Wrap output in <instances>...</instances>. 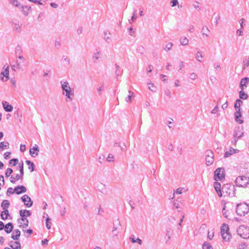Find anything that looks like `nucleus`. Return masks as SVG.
I'll return each mask as SVG.
<instances>
[{
    "instance_id": "obj_33",
    "label": "nucleus",
    "mask_w": 249,
    "mask_h": 249,
    "mask_svg": "<svg viewBox=\"0 0 249 249\" xmlns=\"http://www.w3.org/2000/svg\"><path fill=\"white\" fill-rule=\"evenodd\" d=\"M202 35L205 36L206 37L209 36V35L208 34H207L206 32L207 31L208 32H209L210 30L207 26H203V27L202 28Z\"/></svg>"
},
{
    "instance_id": "obj_36",
    "label": "nucleus",
    "mask_w": 249,
    "mask_h": 249,
    "mask_svg": "<svg viewBox=\"0 0 249 249\" xmlns=\"http://www.w3.org/2000/svg\"><path fill=\"white\" fill-rule=\"evenodd\" d=\"M173 43L171 42H168L165 46L164 48V50L168 52V51H170L172 49V48L173 47Z\"/></svg>"
},
{
    "instance_id": "obj_45",
    "label": "nucleus",
    "mask_w": 249,
    "mask_h": 249,
    "mask_svg": "<svg viewBox=\"0 0 249 249\" xmlns=\"http://www.w3.org/2000/svg\"><path fill=\"white\" fill-rule=\"evenodd\" d=\"M62 60L66 66H69L70 65V60L68 56H64L62 58Z\"/></svg>"
},
{
    "instance_id": "obj_48",
    "label": "nucleus",
    "mask_w": 249,
    "mask_h": 249,
    "mask_svg": "<svg viewBox=\"0 0 249 249\" xmlns=\"http://www.w3.org/2000/svg\"><path fill=\"white\" fill-rule=\"evenodd\" d=\"M46 226L48 229H51V222H50L51 219L49 217H47V218L46 220Z\"/></svg>"
},
{
    "instance_id": "obj_31",
    "label": "nucleus",
    "mask_w": 249,
    "mask_h": 249,
    "mask_svg": "<svg viewBox=\"0 0 249 249\" xmlns=\"http://www.w3.org/2000/svg\"><path fill=\"white\" fill-rule=\"evenodd\" d=\"M243 103V102L240 99H237L235 104H234V107L235 108V110H237V109L240 108V107Z\"/></svg>"
},
{
    "instance_id": "obj_13",
    "label": "nucleus",
    "mask_w": 249,
    "mask_h": 249,
    "mask_svg": "<svg viewBox=\"0 0 249 249\" xmlns=\"http://www.w3.org/2000/svg\"><path fill=\"white\" fill-rule=\"evenodd\" d=\"M39 147L37 144H35L33 147L30 150V154L33 157H35L38 155Z\"/></svg>"
},
{
    "instance_id": "obj_51",
    "label": "nucleus",
    "mask_w": 249,
    "mask_h": 249,
    "mask_svg": "<svg viewBox=\"0 0 249 249\" xmlns=\"http://www.w3.org/2000/svg\"><path fill=\"white\" fill-rule=\"evenodd\" d=\"M114 157L111 154H109L107 158V161L110 162L113 161Z\"/></svg>"
},
{
    "instance_id": "obj_55",
    "label": "nucleus",
    "mask_w": 249,
    "mask_h": 249,
    "mask_svg": "<svg viewBox=\"0 0 249 249\" xmlns=\"http://www.w3.org/2000/svg\"><path fill=\"white\" fill-rule=\"evenodd\" d=\"M14 193H15V189L13 190L12 188L10 187L8 189L6 194L7 195H8L9 194H12Z\"/></svg>"
},
{
    "instance_id": "obj_59",
    "label": "nucleus",
    "mask_w": 249,
    "mask_h": 249,
    "mask_svg": "<svg viewBox=\"0 0 249 249\" xmlns=\"http://www.w3.org/2000/svg\"><path fill=\"white\" fill-rule=\"evenodd\" d=\"M171 3L172 4L171 6L172 7H174V6H176L178 3V0H171Z\"/></svg>"
},
{
    "instance_id": "obj_44",
    "label": "nucleus",
    "mask_w": 249,
    "mask_h": 249,
    "mask_svg": "<svg viewBox=\"0 0 249 249\" xmlns=\"http://www.w3.org/2000/svg\"><path fill=\"white\" fill-rule=\"evenodd\" d=\"M18 162V159H13L9 161V164H12L13 166H16Z\"/></svg>"
},
{
    "instance_id": "obj_22",
    "label": "nucleus",
    "mask_w": 249,
    "mask_h": 249,
    "mask_svg": "<svg viewBox=\"0 0 249 249\" xmlns=\"http://www.w3.org/2000/svg\"><path fill=\"white\" fill-rule=\"evenodd\" d=\"M4 230L7 233H10L13 230V225L12 223H8L4 226Z\"/></svg>"
},
{
    "instance_id": "obj_20",
    "label": "nucleus",
    "mask_w": 249,
    "mask_h": 249,
    "mask_svg": "<svg viewBox=\"0 0 249 249\" xmlns=\"http://www.w3.org/2000/svg\"><path fill=\"white\" fill-rule=\"evenodd\" d=\"M101 56V52L98 50H96V51L94 52L93 54L92 59L94 63L97 62V60H98Z\"/></svg>"
},
{
    "instance_id": "obj_61",
    "label": "nucleus",
    "mask_w": 249,
    "mask_h": 249,
    "mask_svg": "<svg viewBox=\"0 0 249 249\" xmlns=\"http://www.w3.org/2000/svg\"><path fill=\"white\" fill-rule=\"evenodd\" d=\"M183 189V188H178L176 190L175 193L177 194H181Z\"/></svg>"
},
{
    "instance_id": "obj_16",
    "label": "nucleus",
    "mask_w": 249,
    "mask_h": 249,
    "mask_svg": "<svg viewBox=\"0 0 249 249\" xmlns=\"http://www.w3.org/2000/svg\"><path fill=\"white\" fill-rule=\"evenodd\" d=\"M239 150L238 149H235L233 148L230 147V149L226 151L224 154V157L228 158L230 156L233 155L234 153L238 152Z\"/></svg>"
},
{
    "instance_id": "obj_50",
    "label": "nucleus",
    "mask_w": 249,
    "mask_h": 249,
    "mask_svg": "<svg viewBox=\"0 0 249 249\" xmlns=\"http://www.w3.org/2000/svg\"><path fill=\"white\" fill-rule=\"evenodd\" d=\"M104 89V85H101L100 87L97 89L98 94L99 96L102 95V91Z\"/></svg>"
},
{
    "instance_id": "obj_19",
    "label": "nucleus",
    "mask_w": 249,
    "mask_h": 249,
    "mask_svg": "<svg viewBox=\"0 0 249 249\" xmlns=\"http://www.w3.org/2000/svg\"><path fill=\"white\" fill-rule=\"evenodd\" d=\"M214 188L216 191V192L218 194V195L219 197H221L222 196V194L221 193V184L218 182H215L214 183Z\"/></svg>"
},
{
    "instance_id": "obj_40",
    "label": "nucleus",
    "mask_w": 249,
    "mask_h": 249,
    "mask_svg": "<svg viewBox=\"0 0 249 249\" xmlns=\"http://www.w3.org/2000/svg\"><path fill=\"white\" fill-rule=\"evenodd\" d=\"M136 14H137V10L136 9H134L133 13V15L132 16L131 19L129 20V23L131 24L132 22L134 21L137 18L136 17Z\"/></svg>"
},
{
    "instance_id": "obj_17",
    "label": "nucleus",
    "mask_w": 249,
    "mask_h": 249,
    "mask_svg": "<svg viewBox=\"0 0 249 249\" xmlns=\"http://www.w3.org/2000/svg\"><path fill=\"white\" fill-rule=\"evenodd\" d=\"M249 82V78L248 77H245L244 78H242L241 80L240 83V88L241 89L243 90L244 89V87H247V84Z\"/></svg>"
},
{
    "instance_id": "obj_43",
    "label": "nucleus",
    "mask_w": 249,
    "mask_h": 249,
    "mask_svg": "<svg viewBox=\"0 0 249 249\" xmlns=\"http://www.w3.org/2000/svg\"><path fill=\"white\" fill-rule=\"evenodd\" d=\"M13 171L10 168H8L5 172V176L6 178H8L10 176V175L13 173Z\"/></svg>"
},
{
    "instance_id": "obj_32",
    "label": "nucleus",
    "mask_w": 249,
    "mask_h": 249,
    "mask_svg": "<svg viewBox=\"0 0 249 249\" xmlns=\"http://www.w3.org/2000/svg\"><path fill=\"white\" fill-rule=\"evenodd\" d=\"M117 228L114 226L112 230V233L113 234L112 237L114 239H116L118 237V232L117 231Z\"/></svg>"
},
{
    "instance_id": "obj_41",
    "label": "nucleus",
    "mask_w": 249,
    "mask_h": 249,
    "mask_svg": "<svg viewBox=\"0 0 249 249\" xmlns=\"http://www.w3.org/2000/svg\"><path fill=\"white\" fill-rule=\"evenodd\" d=\"M115 66L116 68L115 74L118 76L122 73V71L120 70V67L117 64H116Z\"/></svg>"
},
{
    "instance_id": "obj_25",
    "label": "nucleus",
    "mask_w": 249,
    "mask_h": 249,
    "mask_svg": "<svg viewBox=\"0 0 249 249\" xmlns=\"http://www.w3.org/2000/svg\"><path fill=\"white\" fill-rule=\"evenodd\" d=\"M9 142L7 141L0 142V151H3L5 149L9 148Z\"/></svg>"
},
{
    "instance_id": "obj_60",
    "label": "nucleus",
    "mask_w": 249,
    "mask_h": 249,
    "mask_svg": "<svg viewBox=\"0 0 249 249\" xmlns=\"http://www.w3.org/2000/svg\"><path fill=\"white\" fill-rule=\"evenodd\" d=\"M164 94L169 98L171 97V92L168 89H166L164 90Z\"/></svg>"
},
{
    "instance_id": "obj_47",
    "label": "nucleus",
    "mask_w": 249,
    "mask_h": 249,
    "mask_svg": "<svg viewBox=\"0 0 249 249\" xmlns=\"http://www.w3.org/2000/svg\"><path fill=\"white\" fill-rule=\"evenodd\" d=\"M31 2H33L35 3L38 4L39 5H43L45 2V0H31Z\"/></svg>"
},
{
    "instance_id": "obj_8",
    "label": "nucleus",
    "mask_w": 249,
    "mask_h": 249,
    "mask_svg": "<svg viewBox=\"0 0 249 249\" xmlns=\"http://www.w3.org/2000/svg\"><path fill=\"white\" fill-rule=\"evenodd\" d=\"M224 170L221 168H218L216 169V170L214 172V180H221L222 179L224 178Z\"/></svg>"
},
{
    "instance_id": "obj_56",
    "label": "nucleus",
    "mask_w": 249,
    "mask_h": 249,
    "mask_svg": "<svg viewBox=\"0 0 249 249\" xmlns=\"http://www.w3.org/2000/svg\"><path fill=\"white\" fill-rule=\"evenodd\" d=\"M171 229H167L166 232V236L167 237V240H169L170 238V231H171Z\"/></svg>"
},
{
    "instance_id": "obj_57",
    "label": "nucleus",
    "mask_w": 249,
    "mask_h": 249,
    "mask_svg": "<svg viewBox=\"0 0 249 249\" xmlns=\"http://www.w3.org/2000/svg\"><path fill=\"white\" fill-rule=\"evenodd\" d=\"M10 155H11V153L10 152H5L4 154V158L5 159H6V160L10 159Z\"/></svg>"
},
{
    "instance_id": "obj_24",
    "label": "nucleus",
    "mask_w": 249,
    "mask_h": 249,
    "mask_svg": "<svg viewBox=\"0 0 249 249\" xmlns=\"http://www.w3.org/2000/svg\"><path fill=\"white\" fill-rule=\"evenodd\" d=\"M130 241L133 243H138L139 245H142V241L139 238H135L134 235H131L129 237Z\"/></svg>"
},
{
    "instance_id": "obj_38",
    "label": "nucleus",
    "mask_w": 249,
    "mask_h": 249,
    "mask_svg": "<svg viewBox=\"0 0 249 249\" xmlns=\"http://www.w3.org/2000/svg\"><path fill=\"white\" fill-rule=\"evenodd\" d=\"M11 68L13 71H16L17 70H19L20 69V63H19L18 60H17V65H12L11 66Z\"/></svg>"
},
{
    "instance_id": "obj_15",
    "label": "nucleus",
    "mask_w": 249,
    "mask_h": 249,
    "mask_svg": "<svg viewBox=\"0 0 249 249\" xmlns=\"http://www.w3.org/2000/svg\"><path fill=\"white\" fill-rule=\"evenodd\" d=\"M240 110V108L237 109V110H236V112L234 113V115L235 121L239 124H241L243 123V120L240 119V118H241L242 116Z\"/></svg>"
},
{
    "instance_id": "obj_5",
    "label": "nucleus",
    "mask_w": 249,
    "mask_h": 249,
    "mask_svg": "<svg viewBox=\"0 0 249 249\" xmlns=\"http://www.w3.org/2000/svg\"><path fill=\"white\" fill-rule=\"evenodd\" d=\"M238 234L243 238H249V227L244 225L240 226L237 230Z\"/></svg>"
},
{
    "instance_id": "obj_54",
    "label": "nucleus",
    "mask_w": 249,
    "mask_h": 249,
    "mask_svg": "<svg viewBox=\"0 0 249 249\" xmlns=\"http://www.w3.org/2000/svg\"><path fill=\"white\" fill-rule=\"evenodd\" d=\"M23 178V176H21L20 174H16L15 175V179H16V180H18L19 179L22 180Z\"/></svg>"
},
{
    "instance_id": "obj_27",
    "label": "nucleus",
    "mask_w": 249,
    "mask_h": 249,
    "mask_svg": "<svg viewBox=\"0 0 249 249\" xmlns=\"http://www.w3.org/2000/svg\"><path fill=\"white\" fill-rule=\"evenodd\" d=\"M10 246L12 249H21V245L19 242L15 241L14 244H10Z\"/></svg>"
},
{
    "instance_id": "obj_29",
    "label": "nucleus",
    "mask_w": 249,
    "mask_h": 249,
    "mask_svg": "<svg viewBox=\"0 0 249 249\" xmlns=\"http://www.w3.org/2000/svg\"><path fill=\"white\" fill-rule=\"evenodd\" d=\"M30 8L27 6H21L22 11L25 16L28 15Z\"/></svg>"
},
{
    "instance_id": "obj_46",
    "label": "nucleus",
    "mask_w": 249,
    "mask_h": 249,
    "mask_svg": "<svg viewBox=\"0 0 249 249\" xmlns=\"http://www.w3.org/2000/svg\"><path fill=\"white\" fill-rule=\"evenodd\" d=\"M196 58L198 61L202 62V59L203 58V56L201 53L199 52H198L196 54Z\"/></svg>"
},
{
    "instance_id": "obj_1",
    "label": "nucleus",
    "mask_w": 249,
    "mask_h": 249,
    "mask_svg": "<svg viewBox=\"0 0 249 249\" xmlns=\"http://www.w3.org/2000/svg\"><path fill=\"white\" fill-rule=\"evenodd\" d=\"M63 94L69 101H71L74 95V92L71 90L69 82L67 80H62L60 82Z\"/></svg>"
},
{
    "instance_id": "obj_37",
    "label": "nucleus",
    "mask_w": 249,
    "mask_h": 249,
    "mask_svg": "<svg viewBox=\"0 0 249 249\" xmlns=\"http://www.w3.org/2000/svg\"><path fill=\"white\" fill-rule=\"evenodd\" d=\"M202 249H213V248L209 243L205 242L203 244Z\"/></svg>"
},
{
    "instance_id": "obj_28",
    "label": "nucleus",
    "mask_w": 249,
    "mask_h": 249,
    "mask_svg": "<svg viewBox=\"0 0 249 249\" xmlns=\"http://www.w3.org/2000/svg\"><path fill=\"white\" fill-rule=\"evenodd\" d=\"M234 186H230L229 188V192L226 191V194L229 196H234Z\"/></svg>"
},
{
    "instance_id": "obj_3",
    "label": "nucleus",
    "mask_w": 249,
    "mask_h": 249,
    "mask_svg": "<svg viewBox=\"0 0 249 249\" xmlns=\"http://www.w3.org/2000/svg\"><path fill=\"white\" fill-rule=\"evenodd\" d=\"M249 211V206L246 203H242L236 205V212L238 215L244 216Z\"/></svg>"
},
{
    "instance_id": "obj_18",
    "label": "nucleus",
    "mask_w": 249,
    "mask_h": 249,
    "mask_svg": "<svg viewBox=\"0 0 249 249\" xmlns=\"http://www.w3.org/2000/svg\"><path fill=\"white\" fill-rule=\"evenodd\" d=\"M2 106L6 112H11L13 110V107L10 105L7 102L4 101L2 103Z\"/></svg>"
},
{
    "instance_id": "obj_58",
    "label": "nucleus",
    "mask_w": 249,
    "mask_h": 249,
    "mask_svg": "<svg viewBox=\"0 0 249 249\" xmlns=\"http://www.w3.org/2000/svg\"><path fill=\"white\" fill-rule=\"evenodd\" d=\"M4 184V178L2 175H0V185L3 186Z\"/></svg>"
},
{
    "instance_id": "obj_10",
    "label": "nucleus",
    "mask_w": 249,
    "mask_h": 249,
    "mask_svg": "<svg viewBox=\"0 0 249 249\" xmlns=\"http://www.w3.org/2000/svg\"><path fill=\"white\" fill-rule=\"evenodd\" d=\"M4 71L1 72L0 75H2L1 80L3 81H6L9 79V66L5 65L3 67Z\"/></svg>"
},
{
    "instance_id": "obj_21",
    "label": "nucleus",
    "mask_w": 249,
    "mask_h": 249,
    "mask_svg": "<svg viewBox=\"0 0 249 249\" xmlns=\"http://www.w3.org/2000/svg\"><path fill=\"white\" fill-rule=\"evenodd\" d=\"M20 236V231L18 229H16L14 231L11 238L13 240H18Z\"/></svg>"
},
{
    "instance_id": "obj_23",
    "label": "nucleus",
    "mask_w": 249,
    "mask_h": 249,
    "mask_svg": "<svg viewBox=\"0 0 249 249\" xmlns=\"http://www.w3.org/2000/svg\"><path fill=\"white\" fill-rule=\"evenodd\" d=\"M129 94L125 98V102L127 103L131 102L133 99L134 98V94L131 90L128 91Z\"/></svg>"
},
{
    "instance_id": "obj_34",
    "label": "nucleus",
    "mask_w": 249,
    "mask_h": 249,
    "mask_svg": "<svg viewBox=\"0 0 249 249\" xmlns=\"http://www.w3.org/2000/svg\"><path fill=\"white\" fill-rule=\"evenodd\" d=\"M180 42L182 45L185 46L188 45L189 40L186 37H184L183 38H181L180 39Z\"/></svg>"
},
{
    "instance_id": "obj_7",
    "label": "nucleus",
    "mask_w": 249,
    "mask_h": 249,
    "mask_svg": "<svg viewBox=\"0 0 249 249\" xmlns=\"http://www.w3.org/2000/svg\"><path fill=\"white\" fill-rule=\"evenodd\" d=\"M235 184L239 187H246L249 184V178L246 176H239L235 179Z\"/></svg>"
},
{
    "instance_id": "obj_53",
    "label": "nucleus",
    "mask_w": 249,
    "mask_h": 249,
    "mask_svg": "<svg viewBox=\"0 0 249 249\" xmlns=\"http://www.w3.org/2000/svg\"><path fill=\"white\" fill-rule=\"evenodd\" d=\"M193 5L196 9H197V10L200 9L198 2L196 1Z\"/></svg>"
},
{
    "instance_id": "obj_35",
    "label": "nucleus",
    "mask_w": 249,
    "mask_h": 249,
    "mask_svg": "<svg viewBox=\"0 0 249 249\" xmlns=\"http://www.w3.org/2000/svg\"><path fill=\"white\" fill-rule=\"evenodd\" d=\"M239 97L242 99H246L248 98V95L246 94L242 89L239 91Z\"/></svg>"
},
{
    "instance_id": "obj_26",
    "label": "nucleus",
    "mask_w": 249,
    "mask_h": 249,
    "mask_svg": "<svg viewBox=\"0 0 249 249\" xmlns=\"http://www.w3.org/2000/svg\"><path fill=\"white\" fill-rule=\"evenodd\" d=\"M26 163L28 165V169L30 170V172H33L35 170V167L34 162L31 161L30 160H27L26 161Z\"/></svg>"
},
{
    "instance_id": "obj_4",
    "label": "nucleus",
    "mask_w": 249,
    "mask_h": 249,
    "mask_svg": "<svg viewBox=\"0 0 249 249\" xmlns=\"http://www.w3.org/2000/svg\"><path fill=\"white\" fill-rule=\"evenodd\" d=\"M10 206V203L8 200H4L1 204V207L3 210V211L1 212L0 214L1 218L2 220H5L8 218V216H9V211L8 208Z\"/></svg>"
},
{
    "instance_id": "obj_30",
    "label": "nucleus",
    "mask_w": 249,
    "mask_h": 249,
    "mask_svg": "<svg viewBox=\"0 0 249 249\" xmlns=\"http://www.w3.org/2000/svg\"><path fill=\"white\" fill-rule=\"evenodd\" d=\"M13 28L14 30L19 33L21 31V24L19 23H14Z\"/></svg>"
},
{
    "instance_id": "obj_62",
    "label": "nucleus",
    "mask_w": 249,
    "mask_h": 249,
    "mask_svg": "<svg viewBox=\"0 0 249 249\" xmlns=\"http://www.w3.org/2000/svg\"><path fill=\"white\" fill-rule=\"evenodd\" d=\"M26 150V146L25 144H21L20 146V150L21 152H24Z\"/></svg>"
},
{
    "instance_id": "obj_9",
    "label": "nucleus",
    "mask_w": 249,
    "mask_h": 249,
    "mask_svg": "<svg viewBox=\"0 0 249 249\" xmlns=\"http://www.w3.org/2000/svg\"><path fill=\"white\" fill-rule=\"evenodd\" d=\"M206 164L208 166L211 165L214 161V155L211 150H207L206 152Z\"/></svg>"
},
{
    "instance_id": "obj_63",
    "label": "nucleus",
    "mask_w": 249,
    "mask_h": 249,
    "mask_svg": "<svg viewBox=\"0 0 249 249\" xmlns=\"http://www.w3.org/2000/svg\"><path fill=\"white\" fill-rule=\"evenodd\" d=\"M245 20L244 18H241L239 20V23L240 24L241 27L243 28L244 24L245 23Z\"/></svg>"
},
{
    "instance_id": "obj_49",
    "label": "nucleus",
    "mask_w": 249,
    "mask_h": 249,
    "mask_svg": "<svg viewBox=\"0 0 249 249\" xmlns=\"http://www.w3.org/2000/svg\"><path fill=\"white\" fill-rule=\"evenodd\" d=\"M104 33V39L106 40V41L108 42V40L110 39V37L108 36V35L110 34V33L107 31H105Z\"/></svg>"
},
{
    "instance_id": "obj_14",
    "label": "nucleus",
    "mask_w": 249,
    "mask_h": 249,
    "mask_svg": "<svg viewBox=\"0 0 249 249\" xmlns=\"http://www.w3.org/2000/svg\"><path fill=\"white\" fill-rule=\"evenodd\" d=\"M26 191V188L22 185H18L15 188V193L17 195H19L21 193H25Z\"/></svg>"
},
{
    "instance_id": "obj_11",
    "label": "nucleus",
    "mask_w": 249,
    "mask_h": 249,
    "mask_svg": "<svg viewBox=\"0 0 249 249\" xmlns=\"http://www.w3.org/2000/svg\"><path fill=\"white\" fill-rule=\"evenodd\" d=\"M21 199L26 207H31L33 205V201L31 200L30 197L28 195H23Z\"/></svg>"
},
{
    "instance_id": "obj_2",
    "label": "nucleus",
    "mask_w": 249,
    "mask_h": 249,
    "mask_svg": "<svg viewBox=\"0 0 249 249\" xmlns=\"http://www.w3.org/2000/svg\"><path fill=\"white\" fill-rule=\"evenodd\" d=\"M20 216L21 217L18 219V223H19V221L21 220L23 222L22 225H20V227H22L23 228H26L28 226L29 221L28 220L25 218V217H28L31 215V213L29 210H21L19 211ZM21 224L22 223H21Z\"/></svg>"
},
{
    "instance_id": "obj_12",
    "label": "nucleus",
    "mask_w": 249,
    "mask_h": 249,
    "mask_svg": "<svg viewBox=\"0 0 249 249\" xmlns=\"http://www.w3.org/2000/svg\"><path fill=\"white\" fill-rule=\"evenodd\" d=\"M244 134L243 129L242 127H238L236 128L234 131L233 136L235 139H239Z\"/></svg>"
},
{
    "instance_id": "obj_64",
    "label": "nucleus",
    "mask_w": 249,
    "mask_h": 249,
    "mask_svg": "<svg viewBox=\"0 0 249 249\" xmlns=\"http://www.w3.org/2000/svg\"><path fill=\"white\" fill-rule=\"evenodd\" d=\"M218 110V106H216L214 107V108L211 111V113L212 114H215L216 112H217Z\"/></svg>"
},
{
    "instance_id": "obj_6",
    "label": "nucleus",
    "mask_w": 249,
    "mask_h": 249,
    "mask_svg": "<svg viewBox=\"0 0 249 249\" xmlns=\"http://www.w3.org/2000/svg\"><path fill=\"white\" fill-rule=\"evenodd\" d=\"M229 226L226 224H223L221 228V233L223 240L228 241L231 238V234L229 232Z\"/></svg>"
},
{
    "instance_id": "obj_42",
    "label": "nucleus",
    "mask_w": 249,
    "mask_h": 249,
    "mask_svg": "<svg viewBox=\"0 0 249 249\" xmlns=\"http://www.w3.org/2000/svg\"><path fill=\"white\" fill-rule=\"evenodd\" d=\"M10 1L11 4L15 7H18L20 6V2L17 0H11Z\"/></svg>"
},
{
    "instance_id": "obj_52",
    "label": "nucleus",
    "mask_w": 249,
    "mask_h": 249,
    "mask_svg": "<svg viewBox=\"0 0 249 249\" xmlns=\"http://www.w3.org/2000/svg\"><path fill=\"white\" fill-rule=\"evenodd\" d=\"M189 78L192 80H195L197 78V75L195 73H192L189 75Z\"/></svg>"
},
{
    "instance_id": "obj_39",
    "label": "nucleus",
    "mask_w": 249,
    "mask_h": 249,
    "mask_svg": "<svg viewBox=\"0 0 249 249\" xmlns=\"http://www.w3.org/2000/svg\"><path fill=\"white\" fill-rule=\"evenodd\" d=\"M18 168L19 169L20 174L21 176H23L24 175V171H23V161L21 163H19L18 165Z\"/></svg>"
}]
</instances>
